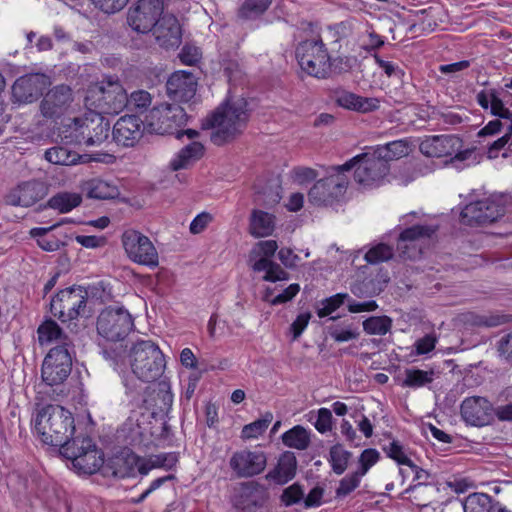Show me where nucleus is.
Segmentation results:
<instances>
[{"instance_id": "f257e3e1", "label": "nucleus", "mask_w": 512, "mask_h": 512, "mask_svg": "<svg viewBox=\"0 0 512 512\" xmlns=\"http://www.w3.org/2000/svg\"><path fill=\"white\" fill-rule=\"evenodd\" d=\"M244 98L228 99L202 121V129H213L210 140L217 146L234 141L246 129L250 113Z\"/></svg>"}, {"instance_id": "f03ea898", "label": "nucleus", "mask_w": 512, "mask_h": 512, "mask_svg": "<svg viewBox=\"0 0 512 512\" xmlns=\"http://www.w3.org/2000/svg\"><path fill=\"white\" fill-rule=\"evenodd\" d=\"M58 136L65 144L100 146L110 133V123L100 113L88 111L81 116L68 118L59 127Z\"/></svg>"}, {"instance_id": "7ed1b4c3", "label": "nucleus", "mask_w": 512, "mask_h": 512, "mask_svg": "<svg viewBox=\"0 0 512 512\" xmlns=\"http://www.w3.org/2000/svg\"><path fill=\"white\" fill-rule=\"evenodd\" d=\"M34 427L43 443L59 446L75 431L72 413L60 405H47L38 411Z\"/></svg>"}, {"instance_id": "20e7f679", "label": "nucleus", "mask_w": 512, "mask_h": 512, "mask_svg": "<svg viewBox=\"0 0 512 512\" xmlns=\"http://www.w3.org/2000/svg\"><path fill=\"white\" fill-rule=\"evenodd\" d=\"M129 363L132 372L144 382H153L160 378L166 367L165 356L151 340H139L129 351Z\"/></svg>"}, {"instance_id": "39448f33", "label": "nucleus", "mask_w": 512, "mask_h": 512, "mask_svg": "<svg viewBox=\"0 0 512 512\" xmlns=\"http://www.w3.org/2000/svg\"><path fill=\"white\" fill-rule=\"evenodd\" d=\"M340 168L345 172L355 168L354 180L365 188L380 186L390 172V165L375 150L353 157Z\"/></svg>"}, {"instance_id": "423d86ee", "label": "nucleus", "mask_w": 512, "mask_h": 512, "mask_svg": "<svg viewBox=\"0 0 512 512\" xmlns=\"http://www.w3.org/2000/svg\"><path fill=\"white\" fill-rule=\"evenodd\" d=\"M296 58L301 69L313 77L325 79L332 71L331 57L320 37L300 42Z\"/></svg>"}, {"instance_id": "0eeeda50", "label": "nucleus", "mask_w": 512, "mask_h": 512, "mask_svg": "<svg viewBox=\"0 0 512 512\" xmlns=\"http://www.w3.org/2000/svg\"><path fill=\"white\" fill-rule=\"evenodd\" d=\"M340 165L329 168L328 175L318 180L308 192V200L316 206H329L338 202L346 193L348 177Z\"/></svg>"}, {"instance_id": "6e6552de", "label": "nucleus", "mask_w": 512, "mask_h": 512, "mask_svg": "<svg viewBox=\"0 0 512 512\" xmlns=\"http://www.w3.org/2000/svg\"><path fill=\"white\" fill-rule=\"evenodd\" d=\"M88 292L82 286L60 290L50 301V311L62 322L77 319L84 314Z\"/></svg>"}, {"instance_id": "1a4fd4ad", "label": "nucleus", "mask_w": 512, "mask_h": 512, "mask_svg": "<svg viewBox=\"0 0 512 512\" xmlns=\"http://www.w3.org/2000/svg\"><path fill=\"white\" fill-rule=\"evenodd\" d=\"M131 314L122 307H107L97 318V331L108 341H121L133 329Z\"/></svg>"}, {"instance_id": "9d476101", "label": "nucleus", "mask_w": 512, "mask_h": 512, "mask_svg": "<svg viewBox=\"0 0 512 512\" xmlns=\"http://www.w3.org/2000/svg\"><path fill=\"white\" fill-rule=\"evenodd\" d=\"M121 240L131 261L149 268L158 266V252L147 236L136 230H127L122 234Z\"/></svg>"}, {"instance_id": "9b49d317", "label": "nucleus", "mask_w": 512, "mask_h": 512, "mask_svg": "<svg viewBox=\"0 0 512 512\" xmlns=\"http://www.w3.org/2000/svg\"><path fill=\"white\" fill-rule=\"evenodd\" d=\"M70 350L65 346H55L45 356L41 368V377L47 385L62 384L70 375L72 369Z\"/></svg>"}, {"instance_id": "f8f14e48", "label": "nucleus", "mask_w": 512, "mask_h": 512, "mask_svg": "<svg viewBox=\"0 0 512 512\" xmlns=\"http://www.w3.org/2000/svg\"><path fill=\"white\" fill-rule=\"evenodd\" d=\"M163 11V0H138L129 8L127 22L134 31L148 33L156 26Z\"/></svg>"}, {"instance_id": "ddd939ff", "label": "nucleus", "mask_w": 512, "mask_h": 512, "mask_svg": "<svg viewBox=\"0 0 512 512\" xmlns=\"http://www.w3.org/2000/svg\"><path fill=\"white\" fill-rule=\"evenodd\" d=\"M187 121L185 110L178 104L162 103L149 114V126L157 134H174Z\"/></svg>"}, {"instance_id": "4468645a", "label": "nucleus", "mask_w": 512, "mask_h": 512, "mask_svg": "<svg viewBox=\"0 0 512 512\" xmlns=\"http://www.w3.org/2000/svg\"><path fill=\"white\" fill-rule=\"evenodd\" d=\"M128 102V94L118 79L108 78L103 80L96 94V108L98 113L119 114Z\"/></svg>"}, {"instance_id": "2eb2a0df", "label": "nucleus", "mask_w": 512, "mask_h": 512, "mask_svg": "<svg viewBox=\"0 0 512 512\" xmlns=\"http://www.w3.org/2000/svg\"><path fill=\"white\" fill-rule=\"evenodd\" d=\"M505 214V207L493 199H484L467 204L461 212L465 225H484L497 221Z\"/></svg>"}, {"instance_id": "dca6fc26", "label": "nucleus", "mask_w": 512, "mask_h": 512, "mask_svg": "<svg viewBox=\"0 0 512 512\" xmlns=\"http://www.w3.org/2000/svg\"><path fill=\"white\" fill-rule=\"evenodd\" d=\"M437 227L414 225L403 230L397 241V250L404 259H416L421 256L423 244L436 232Z\"/></svg>"}, {"instance_id": "f3484780", "label": "nucleus", "mask_w": 512, "mask_h": 512, "mask_svg": "<svg viewBox=\"0 0 512 512\" xmlns=\"http://www.w3.org/2000/svg\"><path fill=\"white\" fill-rule=\"evenodd\" d=\"M267 465L263 451L240 450L231 456L229 466L238 478H249L262 473Z\"/></svg>"}, {"instance_id": "a211bd4d", "label": "nucleus", "mask_w": 512, "mask_h": 512, "mask_svg": "<svg viewBox=\"0 0 512 512\" xmlns=\"http://www.w3.org/2000/svg\"><path fill=\"white\" fill-rule=\"evenodd\" d=\"M462 419L471 426L482 427L494 419L492 404L484 397L472 396L463 400L460 407Z\"/></svg>"}, {"instance_id": "6ab92c4d", "label": "nucleus", "mask_w": 512, "mask_h": 512, "mask_svg": "<svg viewBox=\"0 0 512 512\" xmlns=\"http://www.w3.org/2000/svg\"><path fill=\"white\" fill-rule=\"evenodd\" d=\"M49 85V78L44 74H28L18 78L12 86V96L16 102L31 103L42 95Z\"/></svg>"}, {"instance_id": "aec40b11", "label": "nucleus", "mask_w": 512, "mask_h": 512, "mask_svg": "<svg viewBox=\"0 0 512 512\" xmlns=\"http://www.w3.org/2000/svg\"><path fill=\"white\" fill-rule=\"evenodd\" d=\"M460 139L454 135H435L423 139L419 145L420 152L427 157H445L456 153L455 158L464 160L463 153L458 152Z\"/></svg>"}, {"instance_id": "412c9836", "label": "nucleus", "mask_w": 512, "mask_h": 512, "mask_svg": "<svg viewBox=\"0 0 512 512\" xmlns=\"http://www.w3.org/2000/svg\"><path fill=\"white\" fill-rule=\"evenodd\" d=\"M143 131V122L138 116L125 115L114 124L112 136L118 145L133 147L141 139Z\"/></svg>"}, {"instance_id": "4be33fe9", "label": "nucleus", "mask_w": 512, "mask_h": 512, "mask_svg": "<svg viewBox=\"0 0 512 512\" xmlns=\"http://www.w3.org/2000/svg\"><path fill=\"white\" fill-rule=\"evenodd\" d=\"M73 101L72 90L67 85H58L49 90L41 101V113L46 118L60 117Z\"/></svg>"}, {"instance_id": "5701e85b", "label": "nucleus", "mask_w": 512, "mask_h": 512, "mask_svg": "<svg viewBox=\"0 0 512 512\" xmlns=\"http://www.w3.org/2000/svg\"><path fill=\"white\" fill-rule=\"evenodd\" d=\"M166 88L171 100L187 103L196 94L197 80L191 72L176 71L167 80Z\"/></svg>"}, {"instance_id": "b1692460", "label": "nucleus", "mask_w": 512, "mask_h": 512, "mask_svg": "<svg viewBox=\"0 0 512 512\" xmlns=\"http://www.w3.org/2000/svg\"><path fill=\"white\" fill-rule=\"evenodd\" d=\"M152 30L156 42L162 47H177L181 42V27L172 14H163Z\"/></svg>"}, {"instance_id": "393cba45", "label": "nucleus", "mask_w": 512, "mask_h": 512, "mask_svg": "<svg viewBox=\"0 0 512 512\" xmlns=\"http://www.w3.org/2000/svg\"><path fill=\"white\" fill-rule=\"evenodd\" d=\"M46 195L45 185L37 180L24 182L14 189L8 196L11 205L30 207L43 199Z\"/></svg>"}, {"instance_id": "a878e982", "label": "nucleus", "mask_w": 512, "mask_h": 512, "mask_svg": "<svg viewBox=\"0 0 512 512\" xmlns=\"http://www.w3.org/2000/svg\"><path fill=\"white\" fill-rule=\"evenodd\" d=\"M266 495L249 486H244L233 496L232 504L238 512H256L264 505Z\"/></svg>"}, {"instance_id": "bb28decb", "label": "nucleus", "mask_w": 512, "mask_h": 512, "mask_svg": "<svg viewBox=\"0 0 512 512\" xmlns=\"http://www.w3.org/2000/svg\"><path fill=\"white\" fill-rule=\"evenodd\" d=\"M38 340L41 345L58 343L56 346H65L72 349L73 342L68 335L63 333L59 325L52 319L44 321L37 329Z\"/></svg>"}, {"instance_id": "cd10ccee", "label": "nucleus", "mask_w": 512, "mask_h": 512, "mask_svg": "<svg viewBox=\"0 0 512 512\" xmlns=\"http://www.w3.org/2000/svg\"><path fill=\"white\" fill-rule=\"evenodd\" d=\"M205 148L201 142L192 141L184 146L171 160L170 168L173 171L187 169L202 158Z\"/></svg>"}, {"instance_id": "c85d7f7f", "label": "nucleus", "mask_w": 512, "mask_h": 512, "mask_svg": "<svg viewBox=\"0 0 512 512\" xmlns=\"http://www.w3.org/2000/svg\"><path fill=\"white\" fill-rule=\"evenodd\" d=\"M476 100L483 109H490V113L500 119L512 117V112L504 106L496 89L480 91L476 95Z\"/></svg>"}, {"instance_id": "c756f323", "label": "nucleus", "mask_w": 512, "mask_h": 512, "mask_svg": "<svg viewBox=\"0 0 512 512\" xmlns=\"http://www.w3.org/2000/svg\"><path fill=\"white\" fill-rule=\"evenodd\" d=\"M296 466L295 456L292 453H285L278 460L277 466L268 472L266 478L277 484H285L295 476Z\"/></svg>"}, {"instance_id": "7c9ffc66", "label": "nucleus", "mask_w": 512, "mask_h": 512, "mask_svg": "<svg viewBox=\"0 0 512 512\" xmlns=\"http://www.w3.org/2000/svg\"><path fill=\"white\" fill-rule=\"evenodd\" d=\"M275 217L262 210H253L250 217L249 232L256 238L266 237L273 233Z\"/></svg>"}, {"instance_id": "2f4dec72", "label": "nucleus", "mask_w": 512, "mask_h": 512, "mask_svg": "<svg viewBox=\"0 0 512 512\" xmlns=\"http://www.w3.org/2000/svg\"><path fill=\"white\" fill-rule=\"evenodd\" d=\"M72 464L80 473L93 474L103 465V454L93 443V447L74 459Z\"/></svg>"}, {"instance_id": "473e14b6", "label": "nucleus", "mask_w": 512, "mask_h": 512, "mask_svg": "<svg viewBox=\"0 0 512 512\" xmlns=\"http://www.w3.org/2000/svg\"><path fill=\"white\" fill-rule=\"evenodd\" d=\"M141 457L128 451L117 456L114 461L113 474L118 478H127L134 476L136 471L140 473Z\"/></svg>"}, {"instance_id": "72a5a7b5", "label": "nucleus", "mask_w": 512, "mask_h": 512, "mask_svg": "<svg viewBox=\"0 0 512 512\" xmlns=\"http://www.w3.org/2000/svg\"><path fill=\"white\" fill-rule=\"evenodd\" d=\"M68 222L63 220L62 222L53 224L49 227H35L30 230L31 237L35 238L38 246L47 252H54L60 249L64 245L58 238L53 235H48L50 231L60 226L62 223Z\"/></svg>"}, {"instance_id": "f704fd0d", "label": "nucleus", "mask_w": 512, "mask_h": 512, "mask_svg": "<svg viewBox=\"0 0 512 512\" xmlns=\"http://www.w3.org/2000/svg\"><path fill=\"white\" fill-rule=\"evenodd\" d=\"M336 103L343 108L358 112H368L377 107L374 99L363 98L346 91L337 94Z\"/></svg>"}, {"instance_id": "c9c22d12", "label": "nucleus", "mask_w": 512, "mask_h": 512, "mask_svg": "<svg viewBox=\"0 0 512 512\" xmlns=\"http://www.w3.org/2000/svg\"><path fill=\"white\" fill-rule=\"evenodd\" d=\"M438 491V488L433 485L419 482L407 488L404 493L409 494L408 498L413 504L418 507H427L431 504Z\"/></svg>"}, {"instance_id": "e433bc0d", "label": "nucleus", "mask_w": 512, "mask_h": 512, "mask_svg": "<svg viewBox=\"0 0 512 512\" xmlns=\"http://www.w3.org/2000/svg\"><path fill=\"white\" fill-rule=\"evenodd\" d=\"M45 159L55 165L71 166L79 163L83 156L64 146H54L45 151Z\"/></svg>"}, {"instance_id": "4c0bfd02", "label": "nucleus", "mask_w": 512, "mask_h": 512, "mask_svg": "<svg viewBox=\"0 0 512 512\" xmlns=\"http://www.w3.org/2000/svg\"><path fill=\"white\" fill-rule=\"evenodd\" d=\"M93 440L89 436H76L74 438H68L65 443L60 444L61 454L70 459L72 463L74 459L82 455L86 450L93 447Z\"/></svg>"}, {"instance_id": "58836bf2", "label": "nucleus", "mask_w": 512, "mask_h": 512, "mask_svg": "<svg viewBox=\"0 0 512 512\" xmlns=\"http://www.w3.org/2000/svg\"><path fill=\"white\" fill-rule=\"evenodd\" d=\"M375 151L389 164L393 160L407 156L411 152V145L407 140L401 139L378 146Z\"/></svg>"}, {"instance_id": "ea45409f", "label": "nucleus", "mask_w": 512, "mask_h": 512, "mask_svg": "<svg viewBox=\"0 0 512 512\" xmlns=\"http://www.w3.org/2000/svg\"><path fill=\"white\" fill-rule=\"evenodd\" d=\"M85 190L89 198L106 200L118 196L119 191L115 185H112L101 179H91L85 184Z\"/></svg>"}, {"instance_id": "a19ab883", "label": "nucleus", "mask_w": 512, "mask_h": 512, "mask_svg": "<svg viewBox=\"0 0 512 512\" xmlns=\"http://www.w3.org/2000/svg\"><path fill=\"white\" fill-rule=\"evenodd\" d=\"M252 269L256 272L265 271V281L276 282L288 279V273L281 266L266 257H261L254 262Z\"/></svg>"}, {"instance_id": "79ce46f5", "label": "nucleus", "mask_w": 512, "mask_h": 512, "mask_svg": "<svg viewBox=\"0 0 512 512\" xmlns=\"http://www.w3.org/2000/svg\"><path fill=\"white\" fill-rule=\"evenodd\" d=\"M285 446L297 450H305L310 445L309 432L300 425H296L281 436Z\"/></svg>"}, {"instance_id": "37998d69", "label": "nucleus", "mask_w": 512, "mask_h": 512, "mask_svg": "<svg viewBox=\"0 0 512 512\" xmlns=\"http://www.w3.org/2000/svg\"><path fill=\"white\" fill-rule=\"evenodd\" d=\"M82 202V197L78 193L61 192L48 201L50 208L58 210L60 213L70 212L72 209L78 207Z\"/></svg>"}, {"instance_id": "c03bdc74", "label": "nucleus", "mask_w": 512, "mask_h": 512, "mask_svg": "<svg viewBox=\"0 0 512 512\" xmlns=\"http://www.w3.org/2000/svg\"><path fill=\"white\" fill-rule=\"evenodd\" d=\"M464 512H490L492 498L485 493H472L459 506Z\"/></svg>"}, {"instance_id": "a18cd8bd", "label": "nucleus", "mask_w": 512, "mask_h": 512, "mask_svg": "<svg viewBox=\"0 0 512 512\" xmlns=\"http://www.w3.org/2000/svg\"><path fill=\"white\" fill-rule=\"evenodd\" d=\"M272 4V0H245L238 10L242 19H255L262 15Z\"/></svg>"}, {"instance_id": "49530a36", "label": "nucleus", "mask_w": 512, "mask_h": 512, "mask_svg": "<svg viewBox=\"0 0 512 512\" xmlns=\"http://www.w3.org/2000/svg\"><path fill=\"white\" fill-rule=\"evenodd\" d=\"M173 454L162 453L142 458L140 462V474L147 475L154 468L171 467L175 461Z\"/></svg>"}, {"instance_id": "de8ad7c7", "label": "nucleus", "mask_w": 512, "mask_h": 512, "mask_svg": "<svg viewBox=\"0 0 512 512\" xmlns=\"http://www.w3.org/2000/svg\"><path fill=\"white\" fill-rule=\"evenodd\" d=\"M434 372L423 371L420 369H407L405 371V379L403 380L402 386L410 388H418L425 386L433 381Z\"/></svg>"}, {"instance_id": "09e8293b", "label": "nucleus", "mask_w": 512, "mask_h": 512, "mask_svg": "<svg viewBox=\"0 0 512 512\" xmlns=\"http://www.w3.org/2000/svg\"><path fill=\"white\" fill-rule=\"evenodd\" d=\"M329 455L333 472L338 475L344 473L352 454L345 450L342 445L336 444L330 448Z\"/></svg>"}, {"instance_id": "8fccbe9b", "label": "nucleus", "mask_w": 512, "mask_h": 512, "mask_svg": "<svg viewBox=\"0 0 512 512\" xmlns=\"http://www.w3.org/2000/svg\"><path fill=\"white\" fill-rule=\"evenodd\" d=\"M391 326L392 321L387 316H372L363 321V329L370 335H385Z\"/></svg>"}, {"instance_id": "3c124183", "label": "nucleus", "mask_w": 512, "mask_h": 512, "mask_svg": "<svg viewBox=\"0 0 512 512\" xmlns=\"http://www.w3.org/2000/svg\"><path fill=\"white\" fill-rule=\"evenodd\" d=\"M152 103L151 94L143 89L135 90L128 95L126 108L130 111L143 113Z\"/></svg>"}, {"instance_id": "603ef678", "label": "nucleus", "mask_w": 512, "mask_h": 512, "mask_svg": "<svg viewBox=\"0 0 512 512\" xmlns=\"http://www.w3.org/2000/svg\"><path fill=\"white\" fill-rule=\"evenodd\" d=\"M393 248L385 243L373 245L365 254V260L370 264H379L392 259Z\"/></svg>"}, {"instance_id": "864d4df0", "label": "nucleus", "mask_w": 512, "mask_h": 512, "mask_svg": "<svg viewBox=\"0 0 512 512\" xmlns=\"http://www.w3.org/2000/svg\"><path fill=\"white\" fill-rule=\"evenodd\" d=\"M273 420V414L266 412L261 419H258L250 424L243 427L242 437L243 438H257L261 435Z\"/></svg>"}, {"instance_id": "5fc2aeb1", "label": "nucleus", "mask_w": 512, "mask_h": 512, "mask_svg": "<svg viewBox=\"0 0 512 512\" xmlns=\"http://www.w3.org/2000/svg\"><path fill=\"white\" fill-rule=\"evenodd\" d=\"M346 300H350V296L347 293H338L329 298L324 299L321 302L322 307L317 310V315L320 318L330 315L332 312L337 310Z\"/></svg>"}, {"instance_id": "6e6d98bb", "label": "nucleus", "mask_w": 512, "mask_h": 512, "mask_svg": "<svg viewBox=\"0 0 512 512\" xmlns=\"http://www.w3.org/2000/svg\"><path fill=\"white\" fill-rule=\"evenodd\" d=\"M361 477L362 475L356 471L342 478L339 482L338 488L336 489L337 497H345L354 491L359 486Z\"/></svg>"}, {"instance_id": "4d7b16f0", "label": "nucleus", "mask_w": 512, "mask_h": 512, "mask_svg": "<svg viewBox=\"0 0 512 512\" xmlns=\"http://www.w3.org/2000/svg\"><path fill=\"white\" fill-rule=\"evenodd\" d=\"M383 449L386 452L387 456L395 460L398 464L408 466L412 461L410 458L407 457L404 447L397 440H393Z\"/></svg>"}, {"instance_id": "13d9d810", "label": "nucleus", "mask_w": 512, "mask_h": 512, "mask_svg": "<svg viewBox=\"0 0 512 512\" xmlns=\"http://www.w3.org/2000/svg\"><path fill=\"white\" fill-rule=\"evenodd\" d=\"M329 335L336 342H346L349 340H353L359 337V332L353 328L351 325L340 328L338 326H333L329 328Z\"/></svg>"}, {"instance_id": "bf43d9fd", "label": "nucleus", "mask_w": 512, "mask_h": 512, "mask_svg": "<svg viewBox=\"0 0 512 512\" xmlns=\"http://www.w3.org/2000/svg\"><path fill=\"white\" fill-rule=\"evenodd\" d=\"M379 457L380 454L376 449H365L360 455V468L357 470V472L364 476L368 470L378 461Z\"/></svg>"}, {"instance_id": "052dcab7", "label": "nucleus", "mask_w": 512, "mask_h": 512, "mask_svg": "<svg viewBox=\"0 0 512 512\" xmlns=\"http://www.w3.org/2000/svg\"><path fill=\"white\" fill-rule=\"evenodd\" d=\"M303 496L304 493L301 486L298 484H292L284 489L281 495V500L286 506H291L303 500Z\"/></svg>"}, {"instance_id": "680f3d73", "label": "nucleus", "mask_w": 512, "mask_h": 512, "mask_svg": "<svg viewBox=\"0 0 512 512\" xmlns=\"http://www.w3.org/2000/svg\"><path fill=\"white\" fill-rule=\"evenodd\" d=\"M96 8L107 14H113L122 10L128 0H91Z\"/></svg>"}, {"instance_id": "e2e57ef3", "label": "nucleus", "mask_w": 512, "mask_h": 512, "mask_svg": "<svg viewBox=\"0 0 512 512\" xmlns=\"http://www.w3.org/2000/svg\"><path fill=\"white\" fill-rule=\"evenodd\" d=\"M373 58L377 65L385 72L388 77L402 78L403 70L391 61L383 60L377 53L373 54Z\"/></svg>"}, {"instance_id": "0e129e2a", "label": "nucleus", "mask_w": 512, "mask_h": 512, "mask_svg": "<svg viewBox=\"0 0 512 512\" xmlns=\"http://www.w3.org/2000/svg\"><path fill=\"white\" fill-rule=\"evenodd\" d=\"M508 321L506 315L490 314L479 315L475 318L474 324L485 327H497Z\"/></svg>"}, {"instance_id": "69168bd1", "label": "nucleus", "mask_w": 512, "mask_h": 512, "mask_svg": "<svg viewBox=\"0 0 512 512\" xmlns=\"http://www.w3.org/2000/svg\"><path fill=\"white\" fill-rule=\"evenodd\" d=\"M315 428L320 433L330 431L332 428V413L327 408H321L318 410V416L315 422Z\"/></svg>"}, {"instance_id": "338daca9", "label": "nucleus", "mask_w": 512, "mask_h": 512, "mask_svg": "<svg viewBox=\"0 0 512 512\" xmlns=\"http://www.w3.org/2000/svg\"><path fill=\"white\" fill-rule=\"evenodd\" d=\"M179 59L182 64L194 65L200 59V52L198 48L193 46H184L179 53Z\"/></svg>"}, {"instance_id": "774afa93", "label": "nucleus", "mask_w": 512, "mask_h": 512, "mask_svg": "<svg viewBox=\"0 0 512 512\" xmlns=\"http://www.w3.org/2000/svg\"><path fill=\"white\" fill-rule=\"evenodd\" d=\"M211 221L212 216L209 213L202 212L198 214L190 223V232L192 234L201 233Z\"/></svg>"}]
</instances>
